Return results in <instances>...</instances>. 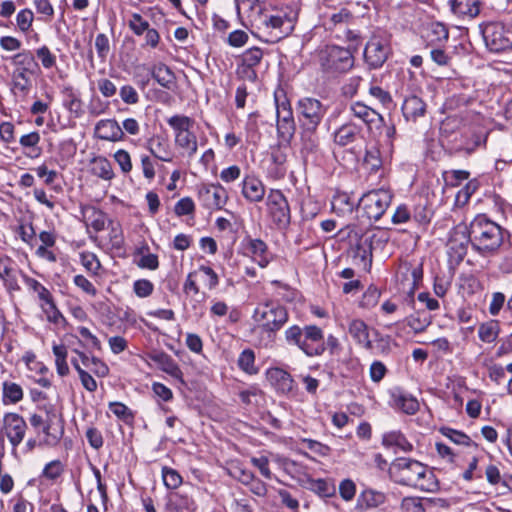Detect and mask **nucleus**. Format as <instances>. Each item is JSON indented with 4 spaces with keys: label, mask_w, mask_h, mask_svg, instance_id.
<instances>
[{
    "label": "nucleus",
    "mask_w": 512,
    "mask_h": 512,
    "mask_svg": "<svg viewBox=\"0 0 512 512\" xmlns=\"http://www.w3.org/2000/svg\"><path fill=\"white\" fill-rule=\"evenodd\" d=\"M332 211L339 216L352 214L356 204L347 193L336 194L331 201Z\"/></svg>",
    "instance_id": "obj_38"
},
{
    "label": "nucleus",
    "mask_w": 512,
    "mask_h": 512,
    "mask_svg": "<svg viewBox=\"0 0 512 512\" xmlns=\"http://www.w3.org/2000/svg\"><path fill=\"white\" fill-rule=\"evenodd\" d=\"M448 36V29L442 23H431L427 29L426 38L430 44H440L447 41Z\"/></svg>",
    "instance_id": "obj_44"
},
{
    "label": "nucleus",
    "mask_w": 512,
    "mask_h": 512,
    "mask_svg": "<svg viewBox=\"0 0 512 512\" xmlns=\"http://www.w3.org/2000/svg\"><path fill=\"white\" fill-rule=\"evenodd\" d=\"M500 333V325L497 320H489L481 323L478 328V337L484 343H493Z\"/></svg>",
    "instance_id": "obj_41"
},
{
    "label": "nucleus",
    "mask_w": 512,
    "mask_h": 512,
    "mask_svg": "<svg viewBox=\"0 0 512 512\" xmlns=\"http://www.w3.org/2000/svg\"><path fill=\"white\" fill-rule=\"evenodd\" d=\"M197 505L193 496L185 490L173 492L166 504L167 512H196Z\"/></svg>",
    "instance_id": "obj_21"
},
{
    "label": "nucleus",
    "mask_w": 512,
    "mask_h": 512,
    "mask_svg": "<svg viewBox=\"0 0 512 512\" xmlns=\"http://www.w3.org/2000/svg\"><path fill=\"white\" fill-rule=\"evenodd\" d=\"M32 72L28 71L27 68L17 69L13 73V91L15 94L18 92L26 95L31 87V76Z\"/></svg>",
    "instance_id": "obj_39"
},
{
    "label": "nucleus",
    "mask_w": 512,
    "mask_h": 512,
    "mask_svg": "<svg viewBox=\"0 0 512 512\" xmlns=\"http://www.w3.org/2000/svg\"><path fill=\"white\" fill-rule=\"evenodd\" d=\"M274 101L276 106V115L293 112L291 108V104L287 95L283 89H277L274 92Z\"/></svg>",
    "instance_id": "obj_59"
},
{
    "label": "nucleus",
    "mask_w": 512,
    "mask_h": 512,
    "mask_svg": "<svg viewBox=\"0 0 512 512\" xmlns=\"http://www.w3.org/2000/svg\"><path fill=\"white\" fill-rule=\"evenodd\" d=\"M267 378L278 393L283 395L293 394L296 391V384L290 373L275 367L267 371Z\"/></svg>",
    "instance_id": "obj_20"
},
{
    "label": "nucleus",
    "mask_w": 512,
    "mask_h": 512,
    "mask_svg": "<svg viewBox=\"0 0 512 512\" xmlns=\"http://www.w3.org/2000/svg\"><path fill=\"white\" fill-rule=\"evenodd\" d=\"M152 77L163 87L170 89L176 80L175 73L170 66H153L150 71Z\"/></svg>",
    "instance_id": "obj_42"
},
{
    "label": "nucleus",
    "mask_w": 512,
    "mask_h": 512,
    "mask_svg": "<svg viewBox=\"0 0 512 512\" xmlns=\"http://www.w3.org/2000/svg\"><path fill=\"white\" fill-rule=\"evenodd\" d=\"M40 142V135L38 132L34 131L29 134H25L21 136L19 143L24 148H31V153H26L29 157H38L41 154V148L37 147Z\"/></svg>",
    "instance_id": "obj_50"
},
{
    "label": "nucleus",
    "mask_w": 512,
    "mask_h": 512,
    "mask_svg": "<svg viewBox=\"0 0 512 512\" xmlns=\"http://www.w3.org/2000/svg\"><path fill=\"white\" fill-rule=\"evenodd\" d=\"M65 469L66 465L61 460L55 459L45 464L40 477L54 483L63 476Z\"/></svg>",
    "instance_id": "obj_40"
},
{
    "label": "nucleus",
    "mask_w": 512,
    "mask_h": 512,
    "mask_svg": "<svg viewBox=\"0 0 512 512\" xmlns=\"http://www.w3.org/2000/svg\"><path fill=\"white\" fill-rule=\"evenodd\" d=\"M109 239L113 248L121 249L124 245V237L119 223L109 221Z\"/></svg>",
    "instance_id": "obj_58"
},
{
    "label": "nucleus",
    "mask_w": 512,
    "mask_h": 512,
    "mask_svg": "<svg viewBox=\"0 0 512 512\" xmlns=\"http://www.w3.org/2000/svg\"><path fill=\"white\" fill-rule=\"evenodd\" d=\"M487 48L492 52H501L512 48V29L501 22H489L480 26Z\"/></svg>",
    "instance_id": "obj_9"
},
{
    "label": "nucleus",
    "mask_w": 512,
    "mask_h": 512,
    "mask_svg": "<svg viewBox=\"0 0 512 512\" xmlns=\"http://www.w3.org/2000/svg\"><path fill=\"white\" fill-rule=\"evenodd\" d=\"M452 12L458 17L473 19L481 10L480 0H450Z\"/></svg>",
    "instance_id": "obj_30"
},
{
    "label": "nucleus",
    "mask_w": 512,
    "mask_h": 512,
    "mask_svg": "<svg viewBox=\"0 0 512 512\" xmlns=\"http://www.w3.org/2000/svg\"><path fill=\"white\" fill-rule=\"evenodd\" d=\"M389 474L395 483L402 486L424 492H436L439 489V482L434 472L422 462L412 458H396L390 465Z\"/></svg>",
    "instance_id": "obj_1"
},
{
    "label": "nucleus",
    "mask_w": 512,
    "mask_h": 512,
    "mask_svg": "<svg viewBox=\"0 0 512 512\" xmlns=\"http://www.w3.org/2000/svg\"><path fill=\"white\" fill-rule=\"evenodd\" d=\"M470 172L466 170H450L443 173V178L447 186L457 187L463 181L468 180Z\"/></svg>",
    "instance_id": "obj_54"
},
{
    "label": "nucleus",
    "mask_w": 512,
    "mask_h": 512,
    "mask_svg": "<svg viewBox=\"0 0 512 512\" xmlns=\"http://www.w3.org/2000/svg\"><path fill=\"white\" fill-rule=\"evenodd\" d=\"M150 359L156 363L159 368L169 374L171 377L183 382V373L175 360L165 352H155L150 355Z\"/></svg>",
    "instance_id": "obj_27"
},
{
    "label": "nucleus",
    "mask_w": 512,
    "mask_h": 512,
    "mask_svg": "<svg viewBox=\"0 0 512 512\" xmlns=\"http://www.w3.org/2000/svg\"><path fill=\"white\" fill-rule=\"evenodd\" d=\"M350 111L355 117L366 124L370 135L374 138H378L380 144L390 148L393 147V141L396 135L394 124L387 125L380 113L362 102L352 103Z\"/></svg>",
    "instance_id": "obj_4"
},
{
    "label": "nucleus",
    "mask_w": 512,
    "mask_h": 512,
    "mask_svg": "<svg viewBox=\"0 0 512 512\" xmlns=\"http://www.w3.org/2000/svg\"><path fill=\"white\" fill-rule=\"evenodd\" d=\"M472 249L482 256L497 253L504 241V229L484 214H478L469 224Z\"/></svg>",
    "instance_id": "obj_3"
},
{
    "label": "nucleus",
    "mask_w": 512,
    "mask_h": 512,
    "mask_svg": "<svg viewBox=\"0 0 512 512\" xmlns=\"http://www.w3.org/2000/svg\"><path fill=\"white\" fill-rule=\"evenodd\" d=\"M194 211L195 204L190 197L181 198L174 206V212L179 217L193 214Z\"/></svg>",
    "instance_id": "obj_63"
},
{
    "label": "nucleus",
    "mask_w": 512,
    "mask_h": 512,
    "mask_svg": "<svg viewBox=\"0 0 512 512\" xmlns=\"http://www.w3.org/2000/svg\"><path fill=\"white\" fill-rule=\"evenodd\" d=\"M24 397L23 388L12 381L2 383V402L4 405H14L22 401Z\"/></svg>",
    "instance_id": "obj_36"
},
{
    "label": "nucleus",
    "mask_w": 512,
    "mask_h": 512,
    "mask_svg": "<svg viewBox=\"0 0 512 512\" xmlns=\"http://www.w3.org/2000/svg\"><path fill=\"white\" fill-rule=\"evenodd\" d=\"M469 244L472 245L469 227L463 223L456 225L450 231L447 241L449 262L454 265H459L467 255Z\"/></svg>",
    "instance_id": "obj_10"
},
{
    "label": "nucleus",
    "mask_w": 512,
    "mask_h": 512,
    "mask_svg": "<svg viewBox=\"0 0 512 512\" xmlns=\"http://www.w3.org/2000/svg\"><path fill=\"white\" fill-rule=\"evenodd\" d=\"M26 430L27 423L20 414L14 412L4 414L2 431L14 449L24 440Z\"/></svg>",
    "instance_id": "obj_18"
},
{
    "label": "nucleus",
    "mask_w": 512,
    "mask_h": 512,
    "mask_svg": "<svg viewBox=\"0 0 512 512\" xmlns=\"http://www.w3.org/2000/svg\"><path fill=\"white\" fill-rule=\"evenodd\" d=\"M440 432L442 433V435L449 438L455 444L464 445L467 447L477 446V444L468 435L461 431L454 430L449 427H442L440 429Z\"/></svg>",
    "instance_id": "obj_48"
},
{
    "label": "nucleus",
    "mask_w": 512,
    "mask_h": 512,
    "mask_svg": "<svg viewBox=\"0 0 512 512\" xmlns=\"http://www.w3.org/2000/svg\"><path fill=\"white\" fill-rule=\"evenodd\" d=\"M22 275H26V273L18 267L12 258L8 256L0 258V279L10 296L21 291L19 280H22Z\"/></svg>",
    "instance_id": "obj_16"
},
{
    "label": "nucleus",
    "mask_w": 512,
    "mask_h": 512,
    "mask_svg": "<svg viewBox=\"0 0 512 512\" xmlns=\"http://www.w3.org/2000/svg\"><path fill=\"white\" fill-rule=\"evenodd\" d=\"M241 193L246 201L250 203L261 202L266 193L265 185L255 176H246L242 180Z\"/></svg>",
    "instance_id": "obj_22"
},
{
    "label": "nucleus",
    "mask_w": 512,
    "mask_h": 512,
    "mask_svg": "<svg viewBox=\"0 0 512 512\" xmlns=\"http://www.w3.org/2000/svg\"><path fill=\"white\" fill-rule=\"evenodd\" d=\"M423 279L422 265L413 266L410 263L400 265L397 273L399 289L413 298Z\"/></svg>",
    "instance_id": "obj_17"
},
{
    "label": "nucleus",
    "mask_w": 512,
    "mask_h": 512,
    "mask_svg": "<svg viewBox=\"0 0 512 512\" xmlns=\"http://www.w3.org/2000/svg\"><path fill=\"white\" fill-rule=\"evenodd\" d=\"M22 281L30 293L37 295L39 302L52 294L42 283H40L35 278L28 276L27 274L22 275Z\"/></svg>",
    "instance_id": "obj_47"
},
{
    "label": "nucleus",
    "mask_w": 512,
    "mask_h": 512,
    "mask_svg": "<svg viewBox=\"0 0 512 512\" xmlns=\"http://www.w3.org/2000/svg\"><path fill=\"white\" fill-rule=\"evenodd\" d=\"M252 317L263 331L274 333L288 321V312L284 306L271 301L259 304Z\"/></svg>",
    "instance_id": "obj_6"
},
{
    "label": "nucleus",
    "mask_w": 512,
    "mask_h": 512,
    "mask_svg": "<svg viewBox=\"0 0 512 512\" xmlns=\"http://www.w3.org/2000/svg\"><path fill=\"white\" fill-rule=\"evenodd\" d=\"M134 293L140 298L149 297L154 291V284L147 279L136 280L133 284Z\"/></svg>",
    "instance_id": "obj_62"
},
{
    "label": "nucleus",
    "mask_w": 512,
    "mask_h": 512,
    "mask_svg": "<svg viewBox=\"0 0 512 512\" xmlns=\"http://www.w3.org/2000/svg\"><path fill=\"white\" fill-rule=\"evenodd\" d=\"M147 146L151 154L164 162L172 161V152L168 141L160 136H153L147 142Z\"/></svg>",
    "instance_id": "obj_33"
},
{
    "label": "nucleus",
    "mask_w": 512,
    "mask_h": 512,
    "mask_svg": "<svg viewBox=\"0 0 512 512\" xmlns=\"http://www.w3.org/2000/svg\"><path fill=\"white\" fill-rule=\"evenodd\" d=\"M327 61L330 64H341L353 62V55L347 48L339 46H328L326 48Z\"/></svg>",
    "instance_id": "obj_43"
},
{
    "label": "nucleus",
    "mask_w": 512,
    "mask_h": 512,
    "mask_svg": "<svg viewBox=\"0 0 512 512\" xmlns=\"http://www.w3.org/2000/svg\"><path fill=\"white\" fill-rule=\"evenodd\" d=\"M197 198L201 206L209 211L222 210L229 196L227 190L219 183L200 184L197 187Z\"/></svg>",
    "instance_id": "obj_13"
},
{
    "label": "nucleus",
    "mask_w": 512,
    "mask_h": 512,
    "mask_svg": "<svg viewBox=\"0 0 512 512\" xmlns=\"http://www.w3.org/2000/svg\"><path fill=\"white\" fill-rule=\"evenodd\" d=\"M296 130L293 112L277 114V133L279 138L289 142Z\"/></svg>",
    "instance_id": "obj_35"
},
{
    "label": "nucleus",
    "mask_w": 512,
    "mask_h": 512,
    "mask_svg": "<svg viewBox=\"0 0 512 512\" xmlns=\"http://www.w3.org/2000/svg\"><path fill=\"white\" fill-rule=\"evenodd\" d=\"M29 423L37 433L44 434L40 444L45 446H57L65 433V421L62 415L50 414L45 417L41 413H33L29 417Z\"/></svg>",
    "instance_id": "obj_5"
},
{
    "label": "nucleus",
    "mask_w": 512,
    "mask_h": 512,
    "mask_svg": "<svg viewBox=\"0 0 512 512\" xmlns=\"http://www.w3.org/2000/svg\"><path fill=\"white\" fill-rule=\"evenodd\" d=\"M255 354L251 349H245L241 352L238 358V366L244 372L253 375L258 372V369L254 365Z\"/></svg>",
    "instance_id": "obj_51"
},
{
    "label": "nucleus",
    "mask_w": 512,
    "mask_h": 512,
    "mask_svg": "<svg viewBox=\"0 0 512 512\" xmlns=\"http://www.w3.org/2000/svg\"><path fill=\"white\" fill-rule=\"evenodd\" d=\"M348 331L359 345H362L368 351L374 350L373 342L370 340L369 328L363 320L353 319L349 323Z\"/></svg>",
    "instance_id": "obj_28"
},
{
    "label": "nucleus",
    "mask_w": 512,
    "mask_h": 512,
    "mask_svg": "<svg viewBox=\"0 0 512 512\" xmlns=\"http://www.w3.org/2000/svg\"><path fill=\"white\" fill-rule=\"evenodd\" d=\"M162 478L164 485L168 489H177L182 483L181 475L176 470L169 467L162 468Z\"/></svg>",
    "instance_id": "obj_57"
},
{
    "label": "nucleus",
    "mask_w": 512,
    "mask_h": 512,
    "mask_svg": "<svg viewBox=\"0 0 512 512\" xmlns=\"http://www.w3.org/2000/svg\"><path fill=\"white\" fill-rule=\"evenodd\" d=\"M128 27L137 36H142L151 28L147 20H145L139 13H132L128 20Z\"/></svg>",
    "instance_id": "obj_53"
},
{
    "label": "nucleus",
    "mask_w": 512,
    "mask_h": 512,
    "mask_svg": "<svg viewBox=\"0 0 512 512\" xmlns=\"http://www.w3.org/2000/svg\"><path fill=\"white\" fill-rule=\"evenodd\" d=\"M401 109L407 121L415 122L419 117L425 115L426 103L420 97L411 95L404 99Z\"/></svg>",
    "instance_id": "obj_29"
},
{
    "label": "nucleus",
    "mask_w": 512,
    "mask_h": 512,
    "mask_svg": "<svg viewBox=\"0 0 512 512\" xmlns=\"http://www.w3.org/2000/svg\"><path fill=\"white\" fill-rule=\"evenodd\" d=\"M269 217L278 229H286L291 221L289 203L278 189H271L266 198Z\"/></svg>",
    "instance_id": "obj_12"
},
{
    "label": "nucleus",
    "mask_w": 512,
    "mask_h": 512,
    "mask_svg": "<svg viewBox=\"0 0 512 512\" xmlns=\"http://www.w3.org/2000/svg\"><path fill=\"white\" fill-rule=\"evenodd\" d=\"M40 308L46 316V319L53 324H60L65 321V317L57 308L53 295H49L39 302Z\"/></svg>",
    "instance_id": "obj_37"
},
{
    "label": "nucleus",
    "mask_w": 512,
    "mask_h": 512,
    "mask_svg": "<svg viewBox=\"0 0 512 512\" xmlns=\"http://www.w3.org/2000/svg\"><path fill=\"white\" fill-rule=\"evenodd\" d=\"M391 55L389 35L386 32L373 34L364 50L366 64H384Z\"/></svg>",
    "instance_id": "obj_14"
},
{
    "label": "nucleus",
    "mask_w": 512,
    "mask_h": 512,
    "mask_svg": "<svg viewBox=\"0 0 512 512\" xmlns=\"http://www.w3.org/2000/svg\"><path fill=\"white\" fill-rule=\"evenodd\" d=\"M389 241L387 232L378 230L370 236L361 237L355 245L354 257L359 259L364 268L372 265L373 249L375 245L385 244Z\"/></svg>",
    "instance_id": "obj_15"
},
{
    "label": "nucleus",
    "mask_w": 512,
    "mask_h": 512,
    "mask_svg": "<svg viewBox=\"0 0 512 512\" xmlns=\"http://www.w3.org/2000/svg\"><path fill=\"white\" fill-rule=\"evenodd\" d=\"M310 489L321 497H330L335 494V486L324 479H310Z\"/></svg>",
    "instance_id": "obj_52"
},
{
    "label": "nucleus",
    "mask_w": 512,
    "mask_h": 512,
    "mask_svg": "<svg viewBox=\"0 0 512 512\" xmlns=\"http://www.w3.org/2000/svg\"><path fill=\"white\" fill-rule=\"evenodd\" d=\"M361 131V126L353 122L344 123L333 132V141L340 147H346L358 140Z\"/></svg>",
    "instance_id": "obj_23"
},
{
    "label": "nucleus",
    "mask_w": 512,
    "mask_h": 512,
    "mask_svg": "<svg viewBox=\"0 0 512 512\" xmlns=\"http://www.w3.org/2000/svg\"><path fill=\"white\" fill-rule=\"evenodd\" d=\"M382 445L386 448L398 449L405 453L413 450V445L401 431H389L384 433L382 436Z\"/></svg>",
    "instance_id": "obj_32"
},
{
    "label": "nucleus",
    "mask_w": 512,
    "mask_h": 512,
    "mask_svg": "<svg viewBox=\"0 0 512 512\" xmlns=\"http://www.w3.org/2000/svg\"><path fill=\"white\" fill-rule=\"evenodd\" d=\"M380 296L381 292L377 287L369 286L362 295L360 306L363 308H372L378 303Z\"/></svg>",
    "instance_id": "obj_60"
},
{
    "label": "nucleus",
    "mask_w": 512,
    "mask_h": 512,
    "mask_svg": "<svg viewBox=\"0 0 512 512\" xmlns=\"http://www.w3.org/2000/svg\"><path fill=\"white\" fill-rule=\"evenodd\" d=\"M391 201L392 194L389 190L378 189L365 193L358 201V205L369 220L377 221L384 215Z\"/></svg>",
    "instance_id": "obj_11"
},
{
    "label": "nucleus",
    "mask_w": 512,
    "mask_h": 512,
    "mask_svg": "<svg viewBox=\"0 0 512 512\" xmlns=\"http://www.w3.org/2000/svg\"><path fill=\"white\" fill-rule=\"evenodd\" d=\"M402 512H425L424 500L418 497H405L401 502Z\"/></svg>",
    "instance_id": "obj_61"
},
{
    "label": "nucleus",
    "mask_w": 512,
    "mask_h": 512,
    "mask_svg": "<svg viewBox=\"0 0 512 512\" xmlns=\"http://www.w3.org/2000/svg\"><path fill=\"white\" fill-rule=\"evenodd\" d=\"M431 324V316L425 312H417L407 318V325L415 332H423Z\"/></svg>",
    "instance_id": "obj_49"
},
{
    "label": "nucleus",
    "mask_w": 512,
    "mask_h": 512,
    "mask_svg": "<svg viewBox=\"0 0 512 512\" xmlns=\"http://www.w3.org/2000/svg\"><path fill=\"white\" fill-rule=\"evenodd\" d=\"M285 340L289 345L297 346L309 357L322 355L326 345L332 354L340 348L339 341L334 335H329L325 342L322 329L316 325H306L304 328L293 325L285 331Z\"/></svg>",
    "instance_id": "obj_2"
},
{
    "label": "nucleus",
    "mask_w": 512,
    "mask_h": 512,
    "mask_svg": "<svg viewBox=\"0 0 512 512\" xmlns=\"http://www.w3.org/2000/svg\"><path fill=\"white\" fill-rule=\"evenodd\" d=\"M297 112L302 130L316 131L326 114V108L318 99L304 97L297 102Z\"/></svg>",
    "instance_id": "obj_8"
},
{
    "label": "nucleus",
    "mask_w": 512,
    "mask_h": 512,
    "mask_svg": "<svg viewBox=\"0 0 512 512\" xmlns=\"http://www.w3.org/2000/svg\"><path fill=\"white\" fill-rule=\"evenodd\" d=\"M479 187L480 182L478 179L474 178L469 180L466 185L457 192L455 196V204L459 207L466 205Z\"/></svg>",
    "instance_id": "obj_45"
},
{
    "label": "nucleus",
    "mask_w": 512,
    "mask_h": 512,
    "mask_svg": "<svg viewBox=\"0 0 512 512\" xmlns=\"http://www.w3.org/2000/svg\"><path fill=\"white\" fill-rule=\"evenodd\" d=\"M167 124L174 131L176 146L185 150L190 157L195 155L198 144L197 137L191 130L194 120L186 115H173L167 119Z\"/></svg>",
    "instance_id": "obj_7"
},
{
    "label": "nucleus",
    "mask_w": 512,
    "mask_h": 512,
    "mask_svg": "<svg viewBox=\"0 0 512 512\" xmlns=\"http://www.w3.org/2000/svg\"><path fill=\"white\" fill-rule=\"evenodd\" d=\"M95 135L101 140L116 142L123 139L124 131L115 119H104L96 124Z\"/></svg>",
    "instance_id": "obj_24"
},
{
    "label": "nucleus",
    "mask_w": 512,
    "mask_h": 512,
    "mask_svg": "<svg viewBox=\"0 0 512 512\" xmlns=\"http://www.w3.org/2000/svg\"><path fill=\"white\" fill-rule=\"evenodd\" d=\"M393 406L405 414L414 415L419 410L418 400L403 391L392 393Z\"/></svg>",
    "instance_id": "obj_31"
},
{
    "label": "nucleus",
    "mask_w": 512,
    "mask_h": 512,
    "mask_svg": "<svg viewBox=\"0 0 512 512\" xmlns=\"http://www.w3.org/2000/svg\"><path fill=\"white\" fill-rule=\"evenodd\" d=\"M91 173L105 181L115 177L111 162L104 156H97L91 160Z\"/></svg>",
    "instance_id": "obj_34"
},
{
    "label": "nucleus",
    "mask_w": 512,
    "mask_h": 512,
    "mask_svg": "<svg viewBox=\"0 0 512 512\" xmlns=\"http://www.w3.org/2000/svg\"><path fill=\"white\" fill-rule=\"evenodd\" d=\"M81 264L92 275H98L101 268V263L97 256L92 252H82L80 254Z\"/></svg>",
    "instance_id": "obj_56"
},
{
    "label": "nucleus",
    "mask_w": 512,
    "mask_h": 512,
    "mask_svg": "<svg viewBox=\"0 0 512 512\" xmlns=\"http://www.w3.org/2000/svg\"><path fill=\"white\" fill-rule=\"evenodd\" d=\"M301 153L306 161H316L322 156L319 138L316 131L303 130L301 135Z\"/></svg>",
    "instance_id": "obj_25"
},
{
    "label": "nucleus",
    "mask_w": 512,
    "mask_h": 512,
    "mask_svg": "<svg viewBox=\"0 0 512 512\" xmlns=\"http://www.w3.org/2000/svg\"><path fill=\"white\" fill-rule=\"evenodd\" d=\"M113 157L123 173L127 174L132 170L131 156L126 150H117Z\"/></svg>",
    "instance_id": "obj_64"
},
{
    "label": "nucleus",
    "mask_w": 512,
    "mask_h": 512,
    "mask_svg": "<svg viewBox=\"0 0 512 512\" xmlns=\"http://www.w3.org/2000/svg\"><path fill=\"white\" fill-rule=\"evenodd\" d=\"M228 472L230 476L241 482L243 485H248L249 481H251L254 476L250 470L239 463L232 464L228 469Z\"/></svg>",
    "instance_id": "obj_55"
},
{
    "label": "nucleus",
    "mask_w": 512,
    "mask_h": 512,
    "mask_svg": "<svg viewBox=\"0 0 512 512\" xmlns=\"http://www.w3.org/2000/svg\"><path fill=\"white\" fill-rule=\"evenodd\" d=\"M63 94V105L73 114L79 116L82 112V102L79 96L73 91L72 88H64Z\"/></svg>",
    "instance_id": "obj_46"
},
{
    "label": "nucleus",
    "mask_w": 512,
    "mask_h": 512,
    "mask_svg": "<svg viewBox=\"0 0 512 512\" xmlns=\"http://www.w3.org/2000/svg\"><path fill=\"white\" fill-rule=\"evenodd\" d=\"M247 254L261 267L265 268L273 260L274 256L269 251L267 244L259 239L250 236L243 240Z\"/></svg>",
    "instance_id": "obj_19"
},
{
    "label": "nucleus",
    "mask_w": 512,
    "mask_h": 512,
    "mask_svg": "<svg viewBox=\"0 0 512 512\" xmlns=\"http://www.w3.org/2000/svg\"><path fill=\"white\" fill-rule=\"evenodd\" d=\"M81 215L87 227H91L95 232L105 229L107 216L100 209L92 205L81 207Z\"/></svg>",
    "instance_id": "obj_26"
}]
</instances>
